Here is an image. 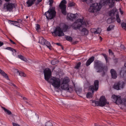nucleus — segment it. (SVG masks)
<instances>
[{
    "instance_id": "nucleus-1",
    "label": "nucleus",
    "mask_w": 126,
    "mask_h": 126,
    "mask_svg": "<svg viewBox=\"0 0 126 126\" xmlns=\"http://www.w3.org/2000/svg\"><path fill=\"white\" fill-rule=\"evenodd\" d=\"M94 67L97 70V72H102V76H103L105 73L107 71V68L105 65L101 61L98 60H95L94 62Z\"/></svg>"
},
{
    "instance_id": "nucleus-2",
    "label": "nucleus",
    "mask_w": 126,
    "mask_h": 126,
    "mask_svg": "<svg viewBox=\"0 0 126 126\" xmlns=\"http://www.w3.org/2000/svg\"><path fill=\"white\" fill-rule=\"evenodd\" d=\"M56 14L55 7H52L50 8L45 13L44 15L47 19L50 20L53 19L55 16Z\"/></svg>"
},
{
    "instance_id": "nucleus-3",
    "label": "nucleus",
    "mask_w": 126,
    "mask_h": 126,
    "mask_svg": "<svg viewBox=\"0 0 126 126\" xmlns=\"http://www.w3.org/2000/svg\"><path fill=\"white\" fill-rule=\"evenodd\" d=\"M72 27L74 30L79 29L81 32H84L85 35H87L89 33V31L86 28H83L82 26L80 25L79 23L76 21L72 24Z\"/></svg>"
},
{
    "instance_id": "nucleus-4",
    "label": "nucleus",
    "mask_w": 126,
    "mask_h": 126,
    "mask_svg": "<svg viewBox=\"0 0 126 126\" xmlns=\"http://www.w3.org/2000/svg\"><path fill=\"white\" fill-rule=\"evenodd\" d=\"M48 81L51 83L55 89H58L60 86L61 80L59 78L51 77Z\"/></svg>"
},
{
    "instance_id": "nucleus-5",
    "label": "nucleus",
    "mask_w": 126,
    "mask_h": 126,
    "mask_svg": "<svg viewBox=\"0 0 126 126\" xmlns=\"http://www.w3.org/2000/svg\"><path fill=\"white\" fill-rule=\"evenodd\" d=\"M16 5V4L14 3L6 2L4 4L2 9L6 12H13V9L15 8Z\"/></svg>"
},
{
    "instance_id": "nucleus-6",
    "label": "nucleus",
    "mask_w": 126,
    "mask_h": 126,
    "mask_svg": "<svg viewBox=\"0 0 126 126\" xmlns=\"http://www.w3.org/2000/svg\"><path fill=\"white\" fill-rule=\"evenodd\" d=\"M101 8V6L100 4L95 3L91 5L89 11L90 12H96L99 11Z\"/></svg>"
},
{
    "instance_id": "nucleus-7",
    "label": "nucleus",
    "mask_w": 126,
    "mask_h": 126,
    "mask_svg": "<svg viewBox=\"0 0 126 126\" xmlns=\"http://www.w3.org/2000/svg\"><path fill=\"white\" fill-rule=\"evenodd\" d=\"M99 81L98 80H96L94 81V85H91L89 87V91L94 93V91H97L99 87Z\"/></svg>"
},
{
    "instance_id": "nucleus-8",
    "label": "nucleus",
    "mask_w": 126,
    "mask_h": 126,
    "mask_svg": "<svg viewBox=\"0 0 126 126\" xmlns=\"http://www.w3.org/2000/svg\"><path fill=\"white\" fill-rule=\"evenodd\" d=\"M69 80L67 78H64L62 83L60 85L61 88L62 89L68 91L69 90V86L68 82Z\"/></svg>"
},
{
    "instance_id": "nucleus-9",
    "label": "nucleus",
    "mask_w": 126,
    "mask_h": 126,
    "mask_svg": "<svg viewBox=\"0 0 126 126\" xmlns=\"http://www.w3.org/2000/svg\"><path fill=\"white\" fill-rule=\"evenodd\" d=\"M125 83L123 81H119L116 82L113 86L114 89L117 90H121L123 89L125 86Z\"/></svg>"
},
{
    "instance_id": "nucleus-10",
    "label": "nucleus",
    "mask_w": 126,
    "mask_h": 126,
    "mask_svg": "<svg viewBox=\"0 0 126 126\" xmlns=\"http://www.w3.org/2000/svg\"><path fill=\"white\" fill-rule=\"evenodd\" d=\"M66 3L67 2L65 0H63L59 5V8L61 9L62 14L64 15H66L67 14L66 11V6L65 5Z\"/></svg>"
},
{
    "instance_id": "nucleus-11",
    "label": "nucleus",
    "mask_w": 126,
    "mask_h": 126,
    "mask_svg": "<svg viewBox=\"0 0 126 126\" xmlns=\"http://www.w3.org/2000/svg\"><path fill=\"white\" fill-rule=\"evenodd\" d=\"M39 42L43 45H46L47 47L50 49H51L52 46L50 42L45 40L42 37H40L39 39Z\"/></svg>"
},
{
    "instance_id": "nucleus-12",
    "label": "nucleus",
    "mask_w": 126,
    "mask_h": 126,
    "mask_svg": "<svg viewBox=\"0 0 126 126\" xmlns=\"http://www.w3.org/2000/svg\"><path fill=\"white\" fill-rule=\"evenodd\" d=\"M107 100L104 96H102L100 98L99 101H98V106L103 107L106 104H109V103L107 102Z\"/></svg>"
},
{
    "instance_id": "nucleus-13",
    "label": "nucleus",
    "mask_w": 126,
    "mask_h": 126,
    "mask_svg": "<svg viewBox=\"0 0 126 126\" xmlns=\"http://www.w3.org/2000/svg\"><path fill=\"white\" fill-rule=\"evenodd\" d=\"M44 73L45 79L47 81H48L51 75L50 70L49 68H46L44 70Z\"/></svg>"
},
{
    "instance_id": "nucleus-14",
    "label": "nucleus",
    "mask_w": 126,
    "mask_h": 126,
    "mask_svg": "<svg viewBox=\"0 0 126 126\" xmlns=\"http://www.w3.org/2000/svg\"><path fill=\"white\" fill-rule=\"evenodd\" d=\"M53 33H54L56 36H61L64 35V34L61 28L59 27H57L56 28Z\"/></svg>"
},
{
    "instance_id": "nucleus-15",
    "label": "nucleus",
    "mask_w": 126,
    "mask_h": 126,
    "mask_svg": "<svg viewBox=\"0 0 126 126\" xmlns=\"http://www.w3.org/2000/svg\"><path fill=\"white\" fill-rule=\"evenodd\" d=\"M76 14L68 13L67 15L66 18L68 20L73 21V20L76 18Z\"/></svg>"
},
{
    "instance_id": "nucleus-16",
    "label": "nucleus",
    "mask_w": 126,
    "mask_h": 126,
    "mask_svg": "<svg viewBox=\"0 0 126 126\" xmlns=\"http://www.w3.org/2000/svg\"><path fill=\"white\" fill-rule=\"evenodd\" d=\"M111 78L113 79H116L117 77V74L116 70L113 69H112L110 71Z\"/></svg>"
},
{
    "instance_id": "nucleus-17",
    "label": "nucleus",
    "mask_w": 126,
    "mask_h": 126,
    "mask_svg": "<svg viewBox=\"0 0 126 126\" xmlns=\"http://www.w3.org/2000/svg\"><path fill=\"white\" fill-rule=\"evenodd\" d=\"M120 76L122 77H125L126 76V68L122 67L120 72Z\"/></svg>"
},
{
    "instance_id": "nucleus-18",
    "label": "nucleus",
    "mask_w": 126,
    "mask_h": 126,
    "mask_svg": "<svg viewBox=\"0 0 126 126\" xmlns=\"http://www.w3.org/2000/svg\"><path fill=\"white\" fill-rule=\"evenodd\" d=\"M94 59V57L92 56L87 61L86 63V65L88 66L90 65V64L93 62Z\"/></svg>"
},
{
    "instance_id": "nucleus-19",
    "label": "nucleus",
    "mask_w": 126,
    "mask_h": 126,
    "mask_svg": "<svg viewBox=\"0 0 126 126\" xmlns=\"http://www.w3.org/2000/svg\"><path fill=\"white\" fill-rule=\"evenodd\" d=\"M36 0H28L26 2L27 6L28 7L31 6L32 5L35 3V2Z\"/></svg>"
},
{
    "instance_id": "nucleus-20",
    "label": "nucleus",
    "mask_w": 126,
    "mask_h": 126,
    "mask_svg": "<svg viewBox=\"0 0 126 126\" xmlns=\"http://www.w3.org/2000/svg\"><path fill=\"white\" fill-rule=\"evenodd\" d=\"M117 11V10L116 8H114L111 11H110L109 13L110 16H113L115 13Z\"/></svg>"
},
{
    "instance_id": "nucleus-21",
    "label": "nucleus",
    "mask_w": 126,
    "mask_h": 126,
    "mask_svg": "<svg viewBox=\"0 0 126 126\" xmlns=\"http://www.w3.org/2000/svg\"><path fill=\"white\" fill-rule=\"evenodd\" d=\"M109 2L110 7L112 8L114 6L115 0H109Z\"/></svg>"
},
{
    "instance_id": "nucleus-22",
    "label": "nucleus",
    "mask_w": 126,
    "mask_h": 126,
    "mask_svg": "<svg viewBox=\"0 0 126 126\" xmlns=\"http://www.w3.org/2000/svg\"><path fill=\"white\" fill-rule=\"evenodd\" d=\"M0 73L4 77H5L7 79H8V77L7 74L5 73L3 71L1 70L0 69Z\"/></svg>"
},
{
    "instance_id": "nucleus-23",
    "label": "nucleus",
    "mask_w": 126,
    "mask_h": 126,
    "mask_svg": "<svg viewBox=\"0 0 126 126\" xmlns=\"http://www.w3.org/2000/svg\"><path fill=\"white\" fill-rule=\"evenodd\" d=\"M93 30H95V31L93 32L95 34H96L97 33L99 34L101 32V29L100 28H98V29L97 30H96V29H91V31Z\"/></svg>"
},
{
    "instance_id": "nucleus-24",
    "label": "nucleus",
    "mask_w": 126,
    "mask_h": 126,
    "mask_svg": "<svg viewBox=\"0 0 126 126\" xmlns=\"http://www.w3.org/2000/svg\"><path fill=\"white\" fill-rule=\"evenodd\" d=\"M114 18L113 17L108 18L107 20V22L108 24H110L114 21Z\"/></svg>"
},
{
    "instance_id": "nucleus-25",
    "label": "nucleus",
    "mask_w": 126,
    "mask_h": 126,
    "mask_svg": "<svg viewBox=\"0 0 126 126\" xmlns=\"http://www.w3.org/2000/svg\"><path fill=\"white\" fill-rule=\"evenodd\" d=\"M118 97L115 95H112V101L115 103L117 102Z\"/></svg>"
},
{
    "instance_id": "nucleus-26",
    "label": "nucleus",
    "mask_w": 126,
    "mask_h": 126,
    "mask_svg": "<svg viewBox=\"0 0 126 126\" xmlns=\"http://www.w3.org/2000/svg\"><path fill=\"white\" fill-rule=\"evenodd\" d=\"M92 105L94 106H98V101H96L95 100H92Z\"/></svg>"
},
{
    "instance_id": "nucleus-27",
    "label": "nucleus",
    "mask_w": 126,
    "mask_h": 126,
    "mask_svg": "<svg viewBox=\"0 0 126 126\" xmlns=\"http://www.w3.org/2000/svg\"><path fill=\"white\" fill-rule=\"evenodd\" d=\"M114 26L112 25H110L107 29V30L109 31L113 29Z\"/></svg>"
},
{
    "instance_id": "nucleus-28",
    "label": "nucleus",
    "mask_w": 126,
    "mask_h": 126,
    "mask_svg": "<svg viewBox=\"0 0 126 126\" xmlns=\"http://www.w3.org/2000/svg\"><path fill=\"white\" fill-rule=\"evenodd\" d=\"M18 57L19 58L21 59L23 61L25 62H27V60L26 58L22 55H18Z\"/></svg>"
},
{
    "instance_id": "nucleus-29",
    "label": "nucleus",
    "mask_w": 126,
    "mask_h": 126,
    "mask_svg": "<svg viewBox=\"0 0 126 126\" xmlns=\"http://www.w3.org/2000/svg\"><path fill=\"white\" fill-rule=\"evenodd\" d=\"M68 28L69 26H68L66 25H64L63 26L62 29L63 31L65 32L67 31Z\"/></svg>"
},
{
    "instance_id": "nucleus-30",
    "label": "nucleus",
    "mask_w": 126,
    "mask_h": 126,
    "mask_svg": "<svg viewBox=\"0 0 126 126\" xmlns=\"http://www.w3.org/2000/svg\"><path fill=\"white\" fill-rule=\"evenodd\" d=\"M91 92H88L86 94V97L87 98H92L93 97L92 93Z\"/></svg>"
},
{
    "instance_id": "nucleus-31",
    "label": "nucleus",
    "mask_w": 126,
    "mask_h": 126,
    "mask_svg": "<svg viewBox=\"0 0 126 126\" xmlns=\"http://www.w3.org/2000/svg\"><path fill=\"white\" fill-rule=\"evenodd\" d=\"M11 22V23L12 24H13L16 26H18L19 25V24L18 23L17 21H10Z\"/></svg>"
},
{
    "instance_id": "nucleus-32",
    "label": "nucleus",
    "mask_w": 126,
    "mask_h": 126,
    "mask_svg": "<svg viewBox=\"0 0 126 126\" xmlns=\"http://www.w3.org/2000/svg\"><path fill=\"white\" fill-rule=\"evenodd\" d=\"M76 21L77 23H79V24L82 26L83 22L82 19H79L76 20Z\"/></svg>"
},
{
    "instance_id": "nucleus-33",
    "label": "nucleus",
    "mask_w": 126,
    "mask_h": 126,
    "mask_svg": "<svg viewBox=\"0 0 126 126\" xmlns=\"http://www.w3.org/2000/svg\"><path fill=\"white\" fill-rule=\"evenodd\" d=\"M2 108L4 110L5 112H6L7 114L8 115H10L12 113L9 110L6 109L5 108L2 107Z\"/></svg>"
},
{
    "instance_id": "nucleus-34",
    "label": "nucleus",
    "mask_w": 126,
    "mask_h": 126,
    "mask_svg": "<svg viewBox=\"0 0 126 126\" xmlns=\"http://www.w3.org/2000/svg\"><path fill=\"white\" fill-rule=\"evenodd\" d=\"M17 73H19V75L21 76H23V77H25L26 76V74L23 72H19L17 70Z\"/></svg>"
},
{
    "instance_id": "nucleus-35",
    "label": "nucleus",
    "mask_w": 126,
    "mask_h": 126,
    "mask_svg": "<svg viewBox=\"0 0 126 126\" xmlns=\"http://www.w3.org/2000/svg\"><path fill=\"white\" fill-rule=\"evenodd\" d=\"M66 39L69 41H71L72 40V38L71 36H67L66 37Z\"/></svg>"
},
{
    "instance_id": "nucleus-36",
    "label": "nucleus",
    "mask_w": 126,
    "mask_h": 126,
    "mask_svg": "<svg viewBox=\"0 0 126 126\" xmlns=\"http://www.w3.org/2000/svg\"><path fill=\"white\" fill-rule=\"evenodd\" d=\"M122 103V101L120 97H118L117 99V102L115 103L117 104H121Z\"/></svg>"
},
{
    "instance_id": "nucleus-37",
    "label": "nucleus",
    "mask_w": 126,
    "mask_h": 126,
    "mask_svg": "<svg viewBox=\"0 0 126 126\" xmlns=\"http://www.w3.org/2000/svg\"><path fill=\"white\" fill-rule=\"evenodd\" d=\"M121 26L122 28L126 30V23L124 22H123L121 24Z\"/></svg>"
},
{
    "instance_id": "nucleus-38",
    "label": "nucleus",
    "mask_w": 126,
    "mask_h": 126,
    "mask_svg": "<svg viewBox=\"0 0 126 126\" xmlns=\"http://www.w3.org/2000/svg\"><path fill=\"white\" fill-rule=\"evenodd\" d=\"M81 64V63L80 62L78 63L76 65L75 67V68L76 69H78L79 67H80Z\"/></svg>"
},
{
    "instance_id": "nucleus-39",
    "label": "nucleus",
    "mask_w": 126,
    "mask_h": 126,
    "mask_svg": "<svg viewBox=\"0 0 126 126\" xmlns=\"http://www.w3.org/2000/svg\"><path fill=\"white\" fill-rule=\"evenodd\" d=\"M45 126H53L52 123L49 122H48L46 123Z\"/></svg>"
},
{
    "instance_id": "nucleus-40",
    "label": "nucleus",
    "mask_w": 126,
    "mask_h": 126,
    "mask_svg": "<svg viewBox=\"0 0 126 126\" xmlns=\"http://www.w3.org/2000/svg\"><path fill=\"white\" fill-rule=\"evenodd\" d=\"M116 20L117 22L118 23H120L121 22V20L119 18V15L117 14L116 15Z\"/></svg>"
},
{
    "instance_id": "nucleus-41",
    "label": "nucleus",
    "mask_w": 126,
    "mask_h": 126,
    "mask_svg": "<svg viewBox=\"0 0 126 126\" xmlns=\"http://www.w3.org/2000/svg\"><path fill=\"white\" fill-rule=\"evenodd\" d=\"M75 3L74 2H70L68 4V7H72L75 5Z\"/></svg>"
},
{
    "instance_id": "nucleus-42",
    "label": "nucleus",
    "mask_w": 126,
    "mask_h": 126,
    "mask_svg": "<svg viewBox=\"0 0 126 126\" xmlns=\"http://www.w3.org/2000/svg\"><path fill=\"white\" fill-rule=\"evenodd\" d=\"M37 1L35 2V5L37 6L39 3L42 1V0H37Z\"/></svg>"
},
{
    "instance_id": "nucleus-43",
    "label": "nucleus",
    "mask_w": 126,
    "mask_h": 126,
    "mask_svg": "<svg viewBox=\"0 0 126 126\" xmlns=\"http://www.w3.org/2000/svg\"><path fill=\"white\" fill-rule=\"evenodd\" d=\"M36 29L37 31H39L40 29V26L38 24H37Z\"/></svg>"
},
{
    "instance_id": "nucleus-44",
    "label": "nucleus",
    "mask_w": 126,
    "mask_h": 126,
    "mask_svg": "<svg viewBox=\"0 0 126 126\" xmlns=\"http://www.w3.org/2000/svg\"><path fill=\"white\" fill-rule=\"evenodd\" d=\"M81 89H78L76 91V92L79 95V94L81 92Z\"/></svg>"
},
{
    "instance_id": "nucleus-45",
    "label": "nucleus",
    "mask_w": 126,
    "mask_h": 126,
    "mask_svg": "<svg viewBox=\"0 0 126 126\" xmlns=\"http://www.w3.org/2000/svg\"><path fill=\"white\" fill-rule=\"evenodd\" d=\"M5 49L9 50L11 51H12L13 50V48H12L11 47H7L6 48H5Z\"/></svg>"
},
{
    "instance_id": "nucleus-46",
    "label": "nucleus",
    "mask_w": 126,
    "mask_h": 126,
    "mask_svg": "<svg viewBox=\"0 0 126 126\" xmlns=\"http://www.w3.org/2000/svg\"><path fill=\"white\" fill-rule=\"evenodd\" d=\"M84 1H85L87 3L88 2H89L92 3L93 2V0H83Z\"/></svg>"
},
{
    "instance_id": "nucleus-47",
    "label": "nucleus",
    "mask_w": 126,
    "mask_h": 126,
    "mask_svg": "<svg viewBox=\"0 0 126 126\" xmlns=\"http://www.w3.org/2000/svg\"><path fill=\"white\" fill-rule=\"evenodd\" d=\"M102 54L104 56L105 59L108 58L107 55L105 54L102 53Z\"/></svg>"
},
{
    "instance_id": "nucleus-48",
    "label": "nucleus",
    "mask_w": 126,
    "mask_h": 126,
    "mask_svg": "<svg viewBox=\"0 0 126 126\" xmlns=\"http://www.w3.org/2000/svg\"><path fill=\"white\" fill-rule=\"evenodd\" d=\"M22 20L21 19H17V21L18 24H19V23H21L22 22Z\"/></svg>"
},
{
    "instance_id": "nucleus-49",
    "label": "nucleus",
    "mask_w": 126,
    "mask_h": 126,
    "mask_svg": "<svg viewBox=\"0 0 126 126\" xmlns=\"http://www.w3.org/2000/svg\"><path fill=\"white\" fill-rule=\"evenodd\" d=\"M109 52L110 54H111L112 55H113L114 53L112 52V50L110 49H109Z\"/></svg>"
},
{
    "instance_id": "nucleus-50",
    "label": "nucleus",
    "mask_w": 126,
    "mask_h": 126,
    "mask_svg": "<svg viewBox=\"0 0 126 126\" xmlns=\"http://www.w3.org/2000/svg\"><path fill=\"white\" fill-rule=\"evenodd\" d=\"M13 126H20L19 125L14 123H13Z\"/></svg>"
},
{
    "instance_id": "nucleus-51",
    "label": "nucleus",
    "mask_w": 126,
    "mask_h": 126,
    "mask_svg": "<svg viewBox=\"0 0 126 126\" xmlns=\"http://www.w3.org/2000/svg\"><path fill=\"white\" fill-rule=\"evenodd\" d=\"M49 4H52L53 2V0H49Z\"/></svg>"
},
{
    "instance_id": "nucleus-52",
    "label": "nucleus",
    "mask_w": 126,
    "mask_h": 126,
    "mask_svg": "<svg viewBox=\"0 0 126 126\" xmlns=\"http://www.w3.org/2000/svg\"><path fill=\"white\" fill-rule=\"evenodd\" d=\"M121 47L124 50H125L126 49V48L124 46V45H121Z\"/></svg>"
},
{
    "instance_id": "nucleus-53",
    "label": "nucleus",
    "mask_w": 126,
    "mask_h": 126,
    "mask_svg": "<svg viewBox=\"0 0 126 126\" xmlns=\"http://www.w3.org/2000/svg\"><path fill=\"white\" fill-rule=\"evenodd\" d=\"M9 40L11 42L12 44H16V43L15 42H14L12 40L10 39Z\"/></svg>"
},
{
    "instance_id": "nucleus-54",
    "label": "nucleus",
    "mask_w": 126,
    "mask_h": 126,
    "mask_svg": "<svg viewBox=\"0 0 126 126\" xmlns=\"http://www.w3.org/2000/svg\"><path fill=\"white\" fill-rule=\"evenodd\" d=\"M13 86L16 89H17V88H18L14 84L13 85Z\"/></svg>"
},
{
    "instance_id": "nucleus-55",
    "label": "nucleus",
    "mask_w": 126,
    "mask_h": 126,
    "mask_svg": "<svg viewBox=\"0 0 126 126\" xmlns=\"http://www.w3.org/2000/svg\"><path fill=\"white\" fill-rule=\"evenodd\" d=\"M3 43L2 42H1L0 41V47H1L3 45Z\"/></svg>"
},
{
    "instance_id": "nucleus-56",
    "label": "nucleus",
    "mask_w": 126,
    "mask_h": 126,
    "mask_svg": "<svg viewBox=\"0 0 126 126\" xmlns=\"http://www.w3.org/2000/svg\"><path fill=\"white\" fill-rule=\"evenodd\" d=\"M56 44L58 46H61V44L60 43H56Z\"/></svg>"
},
{
    "instance_id": "nucleus-57",
    "label": "nucleus",
    "mask_w": 126,
    "mask_h": 126,
    "mask_svg": "<svg viewBox=\"0 0 126 126\" xmlns=\"http://www.w3.org/2000/svg\"><path fill=\"white\" fill-rule=\"evenodd\" d=\"M13 52H14V51L15 52H16V49H13V50L12 51Z\"/></svg>"
},
{
    "instance_id": "nucleus-58",
    "label": "nucleus",
    "mask_w": 126,
    "mask_h": 126,
    "mask_svg": "<svg viewBox=\"0 0 126 126\" xmlns=\"http://www.w3.org/2000/svg\"><path fill=\"white\" fill-rule=\"evenodd\" d=\"M20 93L17 92L16 91V94L17 95H19Z\"/></svg>"
},
{
    "instance_id": "nucleus-59",
    "label": "nucleus",
    "mask_w": 126,
    "mask_h": 126,
    "mask_svg": "<svg viewBox=\"0 0 126 126\" xmlns=\"http://www.w3.org/2000/svg\"><path fill=\"white\" fill-rule=\"evenodd\" d=\"M106 61V63H107L108 62V58L105 59Z\"/></svg>"
},
{
    "instance_id": "nucleus-60",
    "label": "nucleus",
    "mask_w": 126,
    "mask_h": 126,
    "mask_svg": "<svg viewBox=\"0 0 126 126\" xmlns=\"http://www.w3.org/2000/svg\"><path fill=\"white\" fill-rule=\"evenodd\" d=\"M2 1L1 0H0V6L1 5L2 3Z\"/></svg>"
},
{
    "instance_id": "nucleus-61",
    "label": "nucleus",
    "mask_w": 126,
    "mask_h": 126,
    "mask_svg": "<svg viewBox=\"0 0 126 126\" xmlns=\"http://www.w3.org/2000/svg\"><path fill=\"white\" fill-rule=\"evenodd\" d=\"M54 61L53 60V61H52L51 62L52 64L53 65H54L55 64L54 63H53Z\"/></svg>"
},
{
    "instance_id": "nucleus-62",
    "label": "nucleus",
    "mask_w": 126,
    "mask_h": 126,
    "mask_svg": "<svg viewBox=\"0 0 126 126\" xmlns=\"http://www.w3.org/2000/svg\"><path fill=\"white\" fill-rule=\"evenodd\" d=\"M120 13L122 15L123 14V12L122 11H120Z\"/></svg>"
},
{
    "instance_id": "nucleus-63",
    "label": "nucleus",
    "mask_w": 126,
    "mask_h": 126,
    "mask_svg": "<svg viewBox=\"0 0 126 126\" xmlns=\"http://www.w3.org/2000/svg\"><path fill=\"white\" fill-rule=\"evenodd\" d=\"M23 99L25 100H26L27 99V98L25 97H23Z\"/></svg>"
},
{
    "instance_id": "nucleus-64",
    "label": "nucleus",
    "mask_w": 126,
    "mask_h": 126,
    "mask_svg": "<svg viewBox=\"0 0 126 126\" xmlns=\"http://www.w3.org/2000/svg\"><path fill=\"white\" fill-rule=\"evenodd\" d=\"M61 48H62V49L63 50H64V48H63V46L61 45Z\"/></svg>"
}]
</instances>
